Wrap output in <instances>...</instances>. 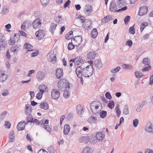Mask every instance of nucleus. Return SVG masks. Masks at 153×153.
Masks as SVG:
<instances>
[{"mask_svg": "<svg viewBox=\"0 0 153 153\" xmlns=\"http://www.w3.org/2000/svg\"><path fill=\"white\" fill-rule=\"evenodd\" d=\"M60 92L57 89H53L51 91V97L53 99H58L60 97Z\"/></svg>", "mask_w": 153, "mask_h": 153, "instance_id": "8", "label": "nucleus"}, {"mask_svg": "<svg viewBox=\"0 0 153 153\" xmlns=\"http://www.w3.org/2000/svg\"><path fill=\"white\" fill-rule=\"evenodd\" d=\"M70 91L69 90H65L64 92L63 96L65 98H68L70 96Z\"/></svg>", "mask_w": 153, "mask_h": 153, "instance_id": "39", "label": "nucleus"}, {"mask_svg": "<svg viewBox=\"0 0 153 153\" xmlns=\"http://www.w3.org/2000/svg\"><path fill=\"white\" fill-rule=\"evenodd\" d=\"M134 74L136 77L138 79L141 78L143 76V74L140 72L136 71Z\"/></svg>", "mask_w": 153, "mask_h": 153, "instance_id": "40", "label": "nucleus"}, {"mask_svg": "<svg viewBox=\"0 0 153 153\" xmlns=\"http://www.w3.org/2000/svg\"><path fill=\"white\" fill-rule=\"evenodd\" d=\"M112 16L111 15H108L105 16L102 20V22L103 23L108 22L111 20L113 19Z\"/></svg>", "mask_w": 153, "mask_h": 153, "instance_id": "25", "label": "nucleus"}, {"mask_svg": "<svg viewBox=\"0 0 153 153\" xmlns=\"http://www.w3.org/2000/svg\"><path fill=\"white\" fill-rule=\"evenodd\" d=\"M143 63L145 65H149L150 61L148 58H145L143 60Z\"/></svg>", "mask_w": 153, "mask_h": 153, "instance_id": "44", "label": "nucleus"}, {"mask_svg": "<svg viewBox=\"0 0 153 153\" xmlns=\"http://www.w3.org/2000/svg\"><path fill=\"white\" fill-rule=\"evenodd\" d=\"M39 107L42 109L46 110L49 108L48 103L46 102L43 101L40 104Z\"/></svg>", "mask_w": 153, "mask_h": 153, "instance_id": "22", "label": "nucleus"}, {"mask_svg": "<svg viewBox=\"0 0 153 153\" xmlns=\"http://www.w3.org/2000/svg\"><path fill=\"white\" fill-rule=\"evenodd\" d=\"M48 59L49 61H50L53 64L56 63V56L54 55L52 53H48L47 56Z\"/></svg>", "mask_w": 153, "mask_h": 153, "instance_id": "14", "label": "nucleus"}, {"mask_svg": "<svg viewBox=\"0 0 153 153\" xmlns=\"http://www.w3.org/2000/svg\"><path fill=\"white\" fill-rule=\"evenodd\" d=\"M82 40V36H75L74 38L72 39L71 41L72 42L74 43H75V45L77 46L81 43Z\"/></svg>", "mask_w": 153, "mask_h": 153, "instance_id": "7", "label": "nucleus"}, {"mask_svg": "<svg viewBox=\"0 0 153 153\" xmlns=\"http://www.w3.org/2000/svg\"><path fill=\"white\" fill-rule=\"evenodd\" d=\"M43 93H40V92H39L37 94L36 96V97L38 99H41L43 95Z\"/></svg>", "mask_w": 153, "mask_h": 153, "instance_id": "58", "label": "nucleus"}, {"mask_svg": "<svg viewBox=\"0 0 153 153\" xmlns=\"http://www.w3.org/2000/svg\"><path fill=\"white\" fill-rule=\"evenodd\" d=\"M148 9L147 7L143 6L140 7L138 14L140 16H143L146 14L148 12Z\"/></svg>", "mask_w": 153, "mask_h": 153, "instance_id": "10", "label": "nucleus"}, {"mask_svg": "<svg viewBox=\"0 0 153 153\" xmlns=\"http://www.w3.org/2000/svg\"><path fill=\"white\" fill-rule=\"evenodd\" d=\"M123 113L126 115L128 114L129 113V111L128 106L127 105H124V108L123 109Z\"/></svg>", "mask_w": 153, "mask_h": 153, "instance_id": "38", "label": "nucleus"}, {"mask_svg": "<svg viewBox=\"0 0 153 153\" xmlns=\"http://www.w3.org/2000/svg\"><path fill=\"white\" fill-rule=\"evenodd\" d=\"M42 24L41 21L39 18H37L33 21L32 26L35 28H39L40 27Z\"/></svg>", "mask_w": 153, "mask_h": 153, "instance_id": "11", "label": "nucleus"}, {"mask_svg": "<svg viewBox=\"0 0 153 153\" xmlns=\"http://www.w3.org/2000/svg\"><path fill=\"white\" fill-rule=\"evenodd\" d=\"M82 61L83 59L80 56L77 57L74 59H71L70 60V62H72L74 63L75 65L77 67L79 66V64Z\"/></svg>", "mask_w": 153, "mask_h": 153, "instance_id": "13", "label": "nucleus"}, {"mask_svg": "<svg viewBox=\"0 0 153 153\" xmlns=\"http://www.w3.org/2000/svg\"><path fill=\"white\" fill-rule=\"evenodd\" d=\"M25 121H22L19 122L17 126V129L19 131H21L24 130L25 129Z\"/></svg>", "mask_w": 153, "mask_h": 153, "instance_id": "20", "label": "nucleus"}, {"mask_svg": "<svg viewBox=\"0 0 153 153\" xmlns=\"http://www.w3.org/2000/svg\"><path fill=\"white\" fill-rule=\"evenodd\" d=\"M72 42L71 43H69L68 45V49L69 50H71L73 49L75 47V43H74V44H73L72 43Z\"/></svg>", "mask_w": 153, "mask_h": 153, "instance_id": "50", "label": "nucleus"}, {"mask_svg": "<svg viewBox=\"0 0 153 153\" xmlns=\"http://www.w3.org/2000/svg\"><path fill=\"white\" fill-rule=\"evenodd\" d=\"M97 120V119L96 117L91 116L88 118L87 121L91 124H94L96 123Z\"/></svg>", "mask_w": 153, "mask_h": 153, "instance_id": "27", "label": "nucleus"}, {"mask_svg": "<svg viewBox=\"0 0 153 153\" xmlns=\"http://www.w3.org/2000/svg\"><path fill=\"white\" fill-rule=\"evenodd\" d=\"M20 45H16L13 46L10 49L11 52L15 53L19 51L20 49Z\"/></svg>", "mask_w": 153, "mask_h": 153, "instance_id": "29", "label": "nucleus"}, {"mask_svg": "<svg viewBox=\"0 0 153 153\" xmlns=\"http://www.w3.org/2000/svg\"><path fill=\"white\" fill-rule=\"evenodd\" d=\"M145 130L149 133L153 134V123H148L145 127Z\"/></svg>", "mask_w": 153, "mask_h": 153, "instance_id": "6", "label": "nucleus"}, {"mask_svg": "<svg viewBox=\"0 0 153 153\" xmlns=\"http://www.w3.org/2000/svg\"><path fill=\"white\" fill-rule=\"evenodd\" d=\"M96 54L94 51L89 52L87 54V57L89 60L95 58Z\"/></svg>", "mask_w": 153, "mask_h": 153, "instance_id": "26", "label": "nucleus"}, {"mask_svg": "<svg viewBox=\"0 0 153 153\" xmlns=\"http://www.w3.org/2000/svg\"><path fill=\"white\" fill-rule=\"evenodd\" d=\"M45 34V31L43 29H40L36 33L35 35L37 39L40 40L44 38Z\"/></svg>", "mask_w": 153, "mask_h": 153, "instance_id": "9", "label": "nucleus"}, {"mask_svg": "<svg viewBox=\"0 0 153 153\" xmlns=\"http://www.w3.org/2000/svg\"><path fill=\"white\" fill-rule=\"evenodd\" d=\"M102 106L101 103L98 101H94L91 103L90 106V108L92 112L94 114L98 113L99 110L98 109L99 107Z\"/></svg>", "mask_w": 153, "mask_h": 153, "instance_id": "2", "label": "nucleus"}, {"mask_svg": "<svg viewBox=\"0 0 153 153\" xmlns=\"http://www.w3.org/2000/svg\"><path fill=\"white\" fill-rule=\"evenodd\" d=\"M57 26V24L54 23H51V24L49 28V31L52 34H54V31L56 29Z\"/></svg>", "mask_w": 153, "mask_h": 153, "instance_id": "31", "label": "nucleus"}, {"mask_svg": "<svg viewBox=\"0 0 153 153\" xmlns=\"http://www.w3.org/2000/svg\"><path fill=\"white\" fill-rule=\"evenodd\" d=\"M114 101L111 100L109 101L108 104V107L111 108L112 109L114 107Z\"/></svg>", "mask_w": 153, "mask_h": 153, "instance_id": "48", "label": "nucleus"}, {"mask_svg": "<svg viewBox=\"0 0 153 153\" xmlns=\"http://www.w3.org/2000/svg\"><path fill=\"white\" fill-rule=\"evenodd\" d=\"M16 37L18 38H19L20 37V36L18 34H15L14 35V37L13 39H10L9 40L8 42V44L10 45H13L15 44L16 42Z\"/></svg>", "mask_w": 153, "mask_h": 153, "instance_id": "24", "label": "nucleus"}, {"mask_svg": "<svg viewBox=\"0 0 153 153\" xmlns=\"http://www.w3.org/2000/svg\"><path fill=\"white\" fill-rule=\"evenodd\" d=\"M78 18H79L80 19L81 21V22L82 23H84L85 22V20H86L85 19V18L82 16H79Z\"/></svg>", "mask_w": 153, "mask_h": 153, "instance_id": "60", "label": "nucleus"}, {"mask_svg": "<svg viewBox=\"0 0 153 153\" xmlns=\"http://www.w3.org/2000/svg\"><path fill=\"white\" fill-rule=\"evenodd\" d=\"M131 17L129 16H127L124 19L125 24L126 25H127L129 22L130 21Z\"/></svg>", "mask_w": 153, "mask_h": 153, "instance_id": "51", "label": "nucleus"}, {"mask_svg": "<svg viewBox=\"0 0 153 153\" xmlns=\"http://www.w3.org/2000/svg\"><path fill=\"white\" fill-rule=\"evenodd\" d=\"M151 67L149 65L148 67H146L142 69V71H148L151 69Z\"/></svg>", "mask_w": 153, "mask_h": 153, "instance_id": "59", "label": "nucleus"}, {"mask_svg": "<svg viewBox=\"0 0 153 153\" xmlns=\"http://www.w3.org/2000/svg\"><path fill=\"white\" fill-rule=\"evenodd\" d=\"M33 122V123H35L37 125H38L40 124V121L39 120L36 119H35Z\"/></svg>", "mask_w": 153, "mask_h": 153, "instance_id": "62", "label": "nucleus"}, {"mask_svg": "<svg viewBox=\"0 0 153 153\" xmlns=\"http://www.w3.org/2000/svg\"><path fill=\"white\" fill-rule=\"evenodd\" d=\"M40 92L43 93L47 89V87L45 85H40L39 88Z\"/></svg>", "mask_w": 153, "mask_h": 153, "instance_id": "36", "label": "nucleus"}, {"mask_svg": "<svg viewBox=\"0 0 153 153\" xmlns=\"http://www.w3.org/2000/svg\"><path fill=\"white\" fill-rule=\"evenodd\" d=\"M139 123L138 120L137 119H135L133 121V125L134 127H136Z\"/></svg>", "mask_w": 153, "mask_h": 153, "instance_id": "56", "label": "nucleus"}, {"mask_svg": "<svg viewBox=\"0 0 153 153\" xmlns=\"http://www.w3.org/2000/svg\"><path fill=\"white\" fill-rule=\"evenodd\" d=\"M105 96L109 100L111 99L112 98L109 92H107L105 94Z\"/></svg>", "mask_w": 153, "mask_h": 153, "instance_id": "55", "label": "nucleus"}, {"mask_svg": "<svg viewBox=\"0 0 153 153\" xmlns=\"http://www.w3.org/2000/svg\"><path fill=\"white\" fill-rule=\"evenodd\" d=\"M80 143H83L86 144L89 141V139L88 136H83L81 137L79 139Z\"/></svg>", "mask_w": 153, "mask_h": 153, "instance_id": "21", "label": "nucleus"}, {"mask_svg": "<svg viewBox=\"0 0 153 153\" xmlns=\"http://www.w3.org/2000/svg\"><path fill=\"white\" fill-rule=\"evenodd\" d=\"M49 0H40L42 4L45 5L49 2Z\"/></svg>", "mask_w": 153, "mask_h": 153, "instance_id": "61", "label": "nucleus"}, {"mask_svg": "<svg viewBox=\"0 0 153 153\" xmlns=\"http://www.w3.org/2000/svg\"><path fill=\"white\" fill-rule=\"evenodd\" d=\"M116 110L117 116L118 117H120L121 113V111L119 108V105H118L115 108Z\"/></svg>", "mask_w": 153, "mask_h": 153, "instance_id": "46", "label": "nucleus"}, {"mask_svg": "<svg viewBox=\"0 0 153 153\" xmlns=\"http://www.w3.org/2000/svg\"><path fill=\"white\" fill-rule=\"evenodd\" d=\"M45 75L44 73L42 71H39L37 75V78L39 80H41L44 78Z\"/></svg>", "mask_w": 153, "mask_h": 153, "instance_id": "34", "label": "nucleus"}, {"mask_svg": "<svg viewBox=\"0 0 153 153\" xmlns=\"http://www.w3.org/2000/svg\"><path fill=\"white\" fill-rule=\"evenodd\" d=\"M97 139L99 140H102L105 137V134L104 132H98L96 135Z\"/></svg>", "mask_w": 153, "mask_h": 153, "instance_id": "16", "label": "nucleus"}, {"mask_svg": "<svg viewBox=\"0 0 153 153\" xmlns=\"http://www.w3.org/2000/svg\"><path fill=\"white\" fill-rule=\"evenodd\" d=\"M129 30L130 32L133 34H134L135 33V29L134 27V25H133L132 26H131L130 27Z\"/></svg>", "mask_w": 153, "mask_h": 153, "instance_id": "54", "label": "nucleus"}, {"mask_svg": "<svg viewBox=\"0 0 153 153\" xmlns=\"http://www.w3.org/2000/svg\"><path fill=\"white\" fill-rule=\"evenodd\" d=\"M147 104V102L145 100H143L137 106L136 108V111L137 112H140L142 110L143 106Z\"/></svg>", "mask_w": 153, "mask_h": 153, "instance_id": "17", "label": "nucleus"}, {"mask_svg": "<svg viewBox=\"0 0 153 153\" xmlns=\"http://www.w3.org/2000/svg\"><path fill=\"white\" fill-rule=\"evenodd\" d=\"M25 113L26 114H30L32 111L31 106L30 104H27L25 106Z\"/></svg>", "mask_w": 153, "mask_h": 153, "instance_id": "30", "label": "nucleus"}, {"mask_svg": "<svg viewBox=\"0 0 153 153\" xmlns=\"http://www.w3.org/2000/svg\"><path fill=\"white\" fill-rule=\"evenodd\" d=\"M98 33L96 28H94L92 30L91 33V37L94 39L97 36Z\"/></svg>", "mask_w": 153, "mask_h": 153, "instance_id": "35", "label": "nucleus"}, {"mask_svg": "<svg viewBox=\"0 0 153 153\" xmlns=\"http://www.w3.org/2000/svg\"><path fill=\"white\" fill-rule=\"evenodd\" d=\"M76 111L78 114L81 116L82 114L84 112L83 106L80 105H78L76 107Z\"/></svg>", "mask_w": 153, "mask_h": 153, "instance_id": "18", "label": "nucleus"}, {"mask_svg": "<svg viewBox=\"0 0 153 153\" xmlns=\"http://www.w3.org/2000/svg\"><path fill=\"white\" fill-rule=\"evenodd\" d=\"M149 84L150 85H152L153 84V74L150 77Z\"/></svg>", "mask_w": 153, "mask_h": 153, "instance_id": "64", "label": "nucleus"}, {"mask_svg": "<svg viewBox=\"0 0 153 153\" xmlns=\"http://www.w3.org/2000/svg\"><path fill=\"white\" fill-rule=\"evenodd\" d=\"M148 25V23L147 22H144L142 23L140 27V29L141 31L142 32L144 29L145 27Z\"/></svg>", "mask_w": 153, "mask_h": 153, "instance_id": "45", "label": "nucleus"}, {"mask_svg": "<svg viewBox=\"0 0 153 153\" xmlns=\"http://www.w3.org/2000/svg\"><path fill=\"white\" fill-rule=\"evenodd\" d=\"M3 35L0 33V43L3 47L5 48L7 45V42L3 38Z\"/></svg>", "mask_w": 153, "mask_h": 153, "instance_id": "23", "label": "nucleus"}, {"mask_svg": "<svg viewBox=\"0 0 153 153\" xmlns=\"http://www.w3.org/2000/svg\"><path fill=\"white\" fill-rule=\"evenodd\" d=\"M72 86V85L71 83L68 82L65 79H62L60 80L58 83V88L61 89L65 88H70Z\"/></svg>", "mask_w": 153, "mask_h": 153, "instance_id": "3", "label": "nucleus"}, {"mask_svg": "<svg viewBox=\"0 0 153 153\" xmlns=\"http://www.w3.org/2000/svg\"><path fill=\"white\" fill-rule=\"evenodd\" d=\"M94 65L95 67L98 68H100L102 66V62L100 59L96 60L94 62Z\"/></svg>", "mask_w": 153, "mask_h": 153, "instance_id": "33", "label": "nucleus"}, {"mask_svg": "<svg viewBox=\"0 0 153 153\" xmlns=\"http://www.w3.org/2000/svg\"><path fill=\"white\" fill-rule=\"evenodd\" d=\"M28 114V116L27 117V123L32 122L33 120V116L30 114Z\"/></svg>", "mask_w": 153, "mask_h": 153, "instance_id": "49", "label": "nucleus"}, {"mask_svg": "<svg viewBox=\"0 0 153 153\" xmlns=\"http://www.w3.org/2000/svg\"><path fill=\"white\" fill-rule=\"evenodd\" d=\"M49 124V120H42L40 121V124L41 125L43 126V128L47 131L49 132H51L52 131L51 129L48 125Z\"/></svg>", "mask_w": 153, "mask_h": 153, "instance_id": "5", "label": "nucleus"}, {"mask_svg": "<svg viewBox=\"0 0 153 153\" xmlns=\"http://www.w3.org/2000/svg\"><path fill=\"white\" fill-rule=\"evenodd\" d=\"M120 68H121L120 67L118 66L117 67L111 70V71L112 73H117L120 69Z\"/></svg>", "mask_w": 153, "mask_h": 153, "instance_id": "53", "label": "nucleus"}, {"mask_svg": "<svg viewBox=\"0 0 153 153\" xmlns=\"http://www.w3.org/2000/svg\"><path fill=\"white\" fill-rule=\"evenodd\" d=\"M56 77L59 79L62 78L63 75V70L62 68L56 69Z\"/></svg>", "mask_w": 153, "mask_h": 153, "instance_id": "12", "label": "nucleus"}, {"mask_svg": "<svg viewBox=\"0 0 153 153\" xmlns=\"http://www.w3.org/2000/svg\"><path fill=\"white\" fill-rule=\"evenodd\" d=\"M6 73L5 71L0 70V82H4L7 79V77Z\"/></svg>", "mask_w": 153, "mask_h": 153, "instance_id": "15", "label": "nucleus"}, {"mask_svg": "<svg viewBox=\"0 0 153 153\" xmlns=\"http://www.w3.org/2000/svg\"><path fill=\"white\" fill-rule=\"evenodd\" d=\"M89 63L90 65L84 68H82V65L76 67L75 73L78 77H81L82 76L89 77L93 74L94 69L91 65H93V62L90 61Z\"/></svg>", "mask_w": 153, "mask_h": 153, "instance_id": "1", "label": "nucleus"}, {"mask_svg": "<svg viewBox=\"0 0 153 153\" xmlns=\"http://www.w3.org/2000/svg\"><path fill=\"white\" fill-rule=\"evenodd\" d=\"M9 137L10 142H13L14 141V134L13 131H11L9 134Z\"/></svg>", "mask_w": 153, "mask_h": 153, "instance_id": "37", "label": "nucleus"}, {"mask_svg": "<svg viewBox=\"0 0 153 153\" xmlns=\"http://www.w3.org/2000/svg\"><path fill=\"white\" fill-rule=\"evenodd\" d=\"M9 12V8L7 7H4L2 10V13L3 14H6Z\"/></svg>", "mask_w": 153, "mask_h": 153, "instance_id": "43", "label": "nucleus"}, {"mask_svg": "<svg viewBox=\"0 0 153 153\" xmlns=\"http://www.w3.org/2000/svg\"><path fill=\"white\" fill-rule=\"evenodd\" d=\"M86 12L85 14H89L91 13L93 11L92 7L91 6L87 5L86 6L85 8Z\"/></svg>", "mask_w": 153, "mask_h": 153, "instance_id": "32", "label": "nucleus"}, {"mask_svg": "<svg viewBox=\"0 0 153 153\" xmlns=\"http://www.w3.org/2000/svg\"><path fill=\"white\" fill-rule=\"evenodd\" d=\"M84 23L83 25V27L85 29L88 30L90 28L91 24V22L90 20L86 19L85 20Z\"/></svg>", "mask_w": 153, "mask_h": 153, "instance_id": "19", "label": "nucleus"}, {"mask_svg": "<svg viewBox=\"0 0 153 153\" xmlns=\"http://www.w3.org/2000/svg\"><path fill=\"white\" fill-rule=\"evenodd\" d=\"M127 6H125L121 9L117 10V6L114 1H112L111 2L109 7L110 11L113 12H120L126 10L127 9Z\"/></svg>", "mask_w": 153, "mask_h": 153, "instance_id": "4", "label": "nucleus"}, {"mask_svg": "<svg viewBox=\"0 0 153 153\" xmlns=\"http://www.w3.org/2000/svg\"><path fill=\"white\" fill-rule=\"evenodd\" d=\"M70 131V128L68 124L65 125L64 127V134L65 135H67Z\"/></svg>", "mask_w": 153, "mask_h": 153, "instance_id": "28", "label": "nucleus"}, {"mask_svg": "<svg viewBox=\"0 0 153 153\" xmlns=\"http://www.w3.org/2000/svg\"><path fill=\"white\" fill-rule=\"evenodd\" d=\"M25 47L27 49H31L33 48V46L30 44H28L27 43H25Z\"/></svg>", "mask_w": 153, "mask_h": 153, "instance_id": "57", "label": "nucleus"}, {"mask_svg": "<svg viewBox=\"0 0 153 153\" xmlns=\"http://www.w3.org/2000/svg\"><path fill=\"white\" fill-rule=\"evenodd\" d=\"M91 150L89 147H85L82 150V153H91Z\"/></svg>", "mask_w": 153, "mask_h": 153, "instance_id": "41", "label": "nucleus"}, {"mask_svg": "<svg viewBox=\"0 0 153 153\" xmlns=\"http://www.w3.org/2000/svg\"><path fill=\"white\" fill-rule=\"evenodd\" d=\"M107 112L105 111H102L100 114V116L101 118H105L107 115Z\"/></svg>", "mask_w": 153, "mask_h": 153, "instance_id": "42", "label": "nucleus"}, {"mask_svg": "<svg viewBox=\"0 0 153 153\" xmlns=\"http://www.w3.org/2000/svg\"><path fill=\"white\" fill-rule=\"evenodd\" d=\"M56 21L57 23L61 24L63 22V20L60 16L56 17Z\"/></svg>", "mask_w": 153, "mask_h": 153, "instance_id": "52", "label": "nucleus"}, {"mask_svg": "<svg viewBox=\"0 0 153 153\" xmlns=\"http://www.w3.org/2000/svg\"><path fill=\"white\" fill-rule=\"evenodd\" d=\"M71 1L69 0H68V1H66L65 3L64 4V7L66 8L68 7V5L70 4Z\"/></svg>", "mask_w": 153, "mask_h": 153, "instance_id": "63", "label": "nucleus"}, {"mask_svg": "<svg viewBox=\"0 0 153 153\" xmlns=\"http://www.w3.org/2000/svg\"><path fill=\"white\" fill-rule=\"evenodd\" d=\"M122 67L124 69H131L132 68V67L131 65H127L126 64H123L122 65Z\"/></svg>", "mask_w": 153, "mask_h": 153, "instance_id": "47", "label": "nucleus"}]
</instances>
